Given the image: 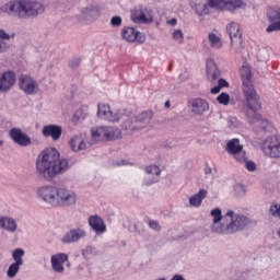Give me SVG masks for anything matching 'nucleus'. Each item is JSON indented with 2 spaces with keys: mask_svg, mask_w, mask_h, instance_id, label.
Segmentation results:
<instances>
[{
  "mask_svg": "<svg viewBox=\"0 0 280 280\" xmlns=\"http://www.w3.org/2000/svg\"><path fill=\"white\" fill-rule=\"evenodd\" d=\"M241 79H242V91L244 94V112L247 116L248 122L250 125L255 124L260 129H270L271 125L269 120L262 119L258 112L261 109V101L259 94H257L253 83H252V70L246 66L241 68Z\"/></svg>",
  "mask_w": 280,
  "mask_h": 280,
  "instance_id": "f257e3e1",
  "label": "nucleus"
},
{
  "mask_svg": "<svg viewBox=\"0 0 280 280\" xmlns=\"http://www.w3.org/2000/svg\"><path fill=\"white\" fill-rule=\"evenodd\" d=\"M69 168V160L67 158H60L57 149H44L36 160V171L39 177L50 182L57 175L66 173Z\"/></svg>",
  "mask_w": 280,
  "mask_h": 280,
  "instance_id": "f03ea898",
  "label": "nucleus"
},
{
  "mask_svg": "<svg viewBox=\"0 0 280 280\" xmlns=\"http://www.w3.org/2000/svg\"><path fill=\"white\" fill-rule=\"evenodd\" d=\"M210 214L213 218L211 230L218 234H235L241 232L250 223L246 214H235L234 210H228L222 217L221 208H213Z\"/></svg>",
  "mask_w": 280,
  "mask_h": 280,
  "instance_id": "7ed1b4c3",
  "label": "nucleus"
},
{
  "mask_svg": "<svg viewBox=\"0 0 280 280\" xmlns=\"http://www.w3.org/2000/svg\"><path fill=\"white\" fill-rule=\"evenodd\" d=\"M45 12V5L35 0H10L0 7V13H5L18 20L36 18Z\"/></svg>",
  "mask_w": 280,
  "mask_h": 280,
  "instance_id": "20e7f679",
  "label": "nucleus"
},
{
  "mask_svg": "<svg viewBox=\"0 0 280 280\" xmlns=\"http://www.w3.org/2000/svg\"><path fill=\"white\" fill-rule=\"evenodd\" d=\"M38 195L50 206L69 207L77 203L78 195L65 186H40Z\"/></svg>",
  "mask_w": 280,
  "mask_h": 280,
  "instance_id": "39448f33",
  "label": "nucleus"
},
{
  "mask_svg": "<svg viewBox=\"0 0 280 280\" xmlns=\"http://www.w3.org/2000/svg\"><path fill=\"white\" fill-rule=\"evenodd\" d=\"M97 116L98 118L107 120L108 122H119V120H124L121 125L122 129L130 131H135L137 129V118H130V116L121 112V109L113 112L108 103H98Z\"/></svg>",
  "mask_w": 280,
  "mask_h": 280,
  "instance_id": "423d86ee",
  "label": "nucleus"
},
{
  "mask_svg": "<svg viewBox=\"0 0 280 280\" xmlns=\"http://www.w3.org/2000/svg\"><path fill=\"white\" fill-rule=\"evenodd\" d=\"M92 136L98 140H117L121 138V129L118 127H96V129H92Z\"/></svg>",
  "mask_w": 280,
  "mask_h": 280,
  "instance_id": "0eeeda50",
  "label": "nucleus"
},
{
  "mask_svg": "<svg viewBox=\"0 0 280 280\" xmlns=\"http://www.w3.org/2000/svg\"><path fill=\"white\" fill-rule=\"evenodd\" d=\"M225 150L237 162L243 163L246 160V151H244V145L240 143L238 138H232V140L228 142Z\"/></svg>",
  "mask_w": 280,
  "mask_h": 280,
  "instance_id": "6e6552de",
  "label": "nucleus"
},
{
  "mask_svg": "<svg viewBox=\"0 0 280 280\" xmlns=\"http://www.w3.org/2000/svg\"><path fill=\"white\" fill-rule=\"evenodd\" d=\"M261 151L269 158H280V140L276 136L266 138L261 144Z\"/></svg>",
  "mask_w": 280,
  "mask_h": 280,
  "instance_id": "1a4fd4ad",
  "label": "nucleus"
},
{
  "mask_svg": "<svg viewBox=\"0 0 280 280\" xmlns=\"http://www.w3.org/2000/svg\"><path fill=\"white\" fill-rule=\"evenodd\" d=\"M131 20L136 24H151L153 22L152 11L147 7H138L131 12Z\"/></svg>",
  "mask_w": 280,
  "mask_h": 280,
  "instance_id": "9d476101",
  "label": "nucleus"
},
{
  "mask_svg": "<svg viewBox=\"0 0 280 280\" xmlns=\"http://www.w3.org/2000/svg\"><path fill=\"white\" fill-rule=\"evenodd\" d=\"M243 0H208L209 8L212 9H225L226 11H235L243 7Z\"/></svg>",
  "mask_w": 280,
  "mask_h": 280,
  "instance_id": "9b49d317",
  "label": "nucleus"
},
{
  "mask_svg": "<svg viewBox=\"0 0 280 280\" xmlns=\"http://www.w3.org/2000/svg\"><path fill=\"white\" fill-rule=\"evenodd\" d=\"M20 90L25 92V94H37L39 92V85L35 79L28 74H21L19 79Z\"/></svg>",
  "mask_w": 280,
  "mask_h": 280,
  "instance_id": "f8f14e48",
  "label": "nucleus"
},
{
  "mask_svg": "<svg viewBox=\"0 0 280 280\" xmlns=\"http://www.w3.org/2000/svg\"><path fill=\"white\" fill-rule=\"evenodd\" d=\"M121 36L122 39L130 43L137 42L138 44H144L147 40L144 33H140V31H137L131 26H125L121 31Z\"/></svg>",
  "mask_w": 280,
  "mask_h": 280,
  "instance_id": "ddd939ff",
  "label": "nucleus"
},
{
  "mask_svg": "<svg viewBox=\"0 0 280 280\" xmlns=\"http://www.w3.org/2000/svg\"><path fill=\"white\" fill-rule=\"evenodd\" d=\"M16 83V72L14 70H7L0 75V92L7 93L14 88Z\"/></svg>",
  "mask_w": 280,
  "mask_h": 280,
  "instance_id": "4468645a",
  "label": "nucleus"
},
{
  "mask_svg": "<svg viewBox=\"0 0 280 280\" xmlns=\"http://www.w3.org/2000/svg\"><path fill=\"white\" fill-rule=\"evenodd\" d=\"M9 136L15 144H19L20 147H30L32 144V140L27 133L22 131L19 127H12L9 131Z\"/></svg>",
  "mask_w": 280,
  "mask_h": 280,
  "instance_id": "2eb2a0df",
  "label": "nucleus"
},
{
  "mask_svg": "<svg viewBox=\"0 0 280 280\" xmlns=\"http://www.w3.org/2000/svg\"><path fill=\"white\" fill-rule=\"evenodd\" d=\"M226 32L229 33L232 44H237L238 46H242L244 42L243 33L237 22H231V24L226 26Z\"/></svg>",
  "mask_w": 280,
  "mask_h": 280,
  "instance_id": "dca6fc26",
  "label": "nucleus"
},
{
  "mask_svg": "<svg viewBox=\"0 0 280 280\" xmlns=\"http://www.w3.org/2000/svg\"><path fill=\"white\" fill-rule=\"evenodd\" d=\"M268 21L270 22L269 26H267V33H275L280 31V9H270L267 12Z\"/></svg>",
  "mask_w": 280,
  "mask_h": 280,
  "instance_id": "f3484780",
  "label": "nucleus"
},
{
  "mask_svg": "<svg viewBox=\"0 0 280 280\" xmlns=\"http://www.w3.org/2000/svg\"><path fill=\"white\" fill-rule=\"evenodd\" d=\"M69 260L68 254L60 252L58 254H52L50 258L51 267L57 273H63L65 262Z\"/></svg>",
  "mask_w": 280,
  "mask_h": 280,
  "instance_id": "a211bd4d",
  "label": "nucleus"
},
{
  "mask_svg": "<svg viewBox=\"0 0 280 280\" xmlns=\"http://www.w3.org/2000/svg\"><path fill=\"white\" fill-rule=\"evenodd\" d=\"M190 109L192 114L201 116L209 109V103L205 98H192L189 101Z\"/></svg>",
  "mask_w": 280,
  "mask_h": 280,
  "instance_id": "6ab92c4d",
  "label": "nucleus"
},
{
  "mask_svg": "<svg viewBox=\"0 0 280 280\" xmlns=\"http://www.w3.org/2000/svg\"><path fill=\"white\" fill-rule=\"evenodd\" d=\"M84 236H86L85 230L82 228H74L62 236V243H77L80 238H84Z\"/></svg>",
  "mask_w": 280,
  "mask_h": 280,
  "instance_id": "aec40b11",
  "label": "nucleus"
},
{
  "mask_svg": "<svg viewBox=\"0 0 280 280\" xmlns=\"http://www.w3.org/2000/svg\"><path fill=\"white\" fill-rule=\"evenodd\" d=\"M154 113L152 109H148L145 112H141L138 116H136V129H143L150 125Z\"/></svg>",
  "mask_w": 280,
  "mask_h": 280,
  "instance_id": "412c9836",
  "label": "nucleus"
},
{
  "mask_svg": "<svg viewBox=\"0 0 280 280\" xmlns=\"http://www.w3.org/2000/svg\"><path fill=\"white\" fill-rule=\"evenodd\" d=\"M43 136L52 138V140H59L62 136V127L60 125H45L43 127Z\"/></svg>",
  "mask_w": 280,
  "mask_h": 280,
  "instance_id": "4be33fe9",
  "label": "nucleus"
},
{
  "mask_svg": "<svg viewBox=\"0 0 280 280\" xmlns=\"http://www.w3.org/2000/svg\"><path fill=\"white\" fill-rule=\"evenodd\" d=\"M0 228L8 232H16L19 225L12 217H0Z\"/></svg>",
  "mask_w": 280,
  "mask_h": 280,
  "instance_id": "5701e85b",
  "label": "nucleus"
},
{
  "mask_svg": "<svg viewBox=\"0 0 280 280\" xmlns=\"http://www.w3.org/2000/svg\"><path fill=\"white\" fill-rule=\"evenodd\" d=\"M89 224L95 232H106V224L104 223V219L97 214L90 217Z\"/></svg>",
  "mask_w": 280,
  "mask_h": 280,
  "instance_id": "b1692460",
  "label": "nucleus"
},
{
  "mask_svg": "<svg viewBox=\"0 0 280 280\" xmlns=\"http://www.w3.org/2000/svg\"><path fill=\"white\" fill-rule=\"evenodd\" d=\"M206 197L207 190L205 188H200L198 192L189 197V205L195 208H199L202 205V200L206 199Z\"/></svg>",
  "mask_w": 280,
  "mask_h": 280,
  "instance_id": "393cba45",
  "label": "nucleus"
},
{
  "mask_svg": "<svg viewBox=\"0 0 280 280\" xmlns=\"http://www.w3.org/2000/svg\"><path fill=\"white\" fill-rule=\"evenodd\" d=\"M69 144L72 151H82L83 149H86L83 136H73V138L69 140Z\"/></svg>",
  "mask_w": 280,
  "mask_h": 280,
  "instance_id": "a878e982",
  "label": "nucleus"
},
{
  "mask_svg": "<svg viewBox=\"0 0 280 280\" xmlns=\"http://www.w3.org/2000/svg\"><path fill=\"white\" fill-rule=\"evenodd\" d=\"M101 11L98 7H86L82 10V16L85 18V20H94L96 18H100Z\"/></svg>",
  "mask_w": 280,
  "mask_h": 280,
  "instance_id": "bb28decb",
  "label": "nucleus"
},
{
  "mask_svg": "<svg viewBox=\"0 0 280 280\" xmlns=\"http://www.w3.org/2000/svg\"><path fill=\"white\" fill-rule=\"evenodd\" d=\"M207 74L211 81H217L218 79L220 80L221 77L220 69L215 63H210L207 66Z\"/></svg>",
  "mask_w": 280,
  "mask_h": 280,
  "instance_id": "cd10ccee",
  "label": "nucleus"
},
{
  "mask_svg": "<svg viewBox=\"0 0 280 280\" xmlns=\"http://www.w3.org/2000/svg\"><path fill=\"white\" fill-rule=\"evenodd\" d=\"M25 254V249L18 247L16 249L13 250V259L15 260L16 269L19 271L21 265H23V256Z\"/></svg>",
  "mask_w": 280,
  "mask_h": 280,
  "instance_id": "c85d7f7f",
  "label": "nucleus"
},
{
  "mask_svg": "<svg viewBox=\"0 0 280 280\" xmlns=\"http://www.w3.org/2000/svg\"><path fill=\"white\" fill-rule=\"evenodd\" d=\"M195 11L197 15H209V12H210L209 0L207 3L198 2L197 4H195Z\"/></svg>",
  "mask_w": 280,
  "mask_h": 280,
  "instance_id": "c756f323",
  "label": "nucleus"
},
{
  "mask_svg": "<svg viewBox=\"0 0 280 280\" xmlns=\"http://www.w3.org/2000/svg\"><path fill=\"white\" fill-rule=\"evenodd\" d=\"M222 88H230V83L229 81H226V79L219 78L218 85H214V88H211L210 92L211 94H219Z\"/></svg>",
  "mask_w": 280,
  "mask_h": 280,
  "instance_id": "7c9ffc66",
  "label": "nucleus"
},
{
  "mask_svg": "<svg viewBox=\"0 0 280 280\" xmlns=\"http://www.w3.org/2000/svg\"><path fill=\"white\" fill-rule=\"evenodd\" d=\"M208 37H209V42L213 48H221L222 42H221L220 37H218V35H215V33H210L208 35Z\"/></svg>",
  "mask_w": 280,
  "mask_h": 280,
  "instance_id": "2f4dec72",
  "label": "nucleus"
},
{
  "mask_svg": "<svg viewBox=\"0 0 280 280\" xmlns=\"http://www.w3.org/2000/svg\"><path fill=\"white\" fill-rule=\"evenodd\" d=\"M145 173H148V175L160 176L162 173V168H160V166H158L156 164H150L145 167Z\"/></svg>",
  "mask_w": 280,
  "mask_h": 280,
  "instance_id": "473e14b6",
  "label": "nucleus"
},
{
  "mask_svg": "<svg viewBox=\"0 0 280 280\" xmlns=\"http://www.w3.org/2000/svg\"><path fill=\"white\" fill-rule=\"evenodd\" d=\"M218 103H220L221 105H229L230 101H231V96L230 94H228L226 92H222L221 94H219V96L217 97Z\"/></svg>",
  "mask_w": 280,
  "mask_h": 280,
  "instance_id": "72a5a7b5",
  "label": "nucleus"
},
{
  "mask_svg": "<svg viewBox=\"0 0 280 280\" xmlns=\"http://www.w3.org/2000/svg\"><path fill=\"white\" fill-rule=\"evenodd\" d=\"M18 271H19V269H18L16 260H14V262H12L9 266L7 273H8L9 278H14V276H16Z\"/></svg>",
  "mask_w": 280,
  "mask_h": 280,
  "instance_id": "f704fd0d",
  "label": "nucleus"
},
{
  "mask_svg": "<svg viewBox=\"0 0 280 280\" xmlns=\"http://www.w3.org/2000/svg\"><path fill=\"white\" fill-rule=\"evenodd\" d=\"M245 163L246 170L247 171H256V163L253 162V160H247V155L245 153V160L243 161Z\"/></svg>",
  "mask_w": 280,
  "mask_h": 280,
  "instance_id": "c9c22d12",
  "label": "nucleus"
},
{
  "mask_svg": "<svg viewBox=\"0 0 280 280\" xmlns=\"http://www.w3.org/2000/svg\"><path fill=\"white\" fill-rule=\"evenodd\" d=\"M148 224H149V228H151V230H155L156 232H160L162 230V225L160 224V221H155L154 219H150Z\"/></svg>",
  "mask_w": 280,
  "mask_h": 280,
  "instance_id": "e433bc0d",
  "label": "nucleus"
},
{
  "mask_svg": "<svg viewBox=\"0 0 280 280\" xmlns=\"http://www.w3.org/2000/svg\"><path fill=\"white\" fill-rule=\"evenodd\" d=\"M270 213L272 217H280V205L273 203L270 206Z\"/></svg>",
  "mask_w": 280,
  "mask_h": 280,
  "instance_id": "4c0bfd02",
  "label": "nucleus"
},
{
  "mask_svg": "<svg viewBox=\"0 0 280 280\" xmlns=\"http://www.w3.org/2000/svg\"><path fill=\"white\" fill-rule=\"evenodd\" d=\"M173 39H175L176 42H183L184 40V33H183V31H174Z\"/></svg>",
  "mask_w": 280,
  "mask_h": 280,
  "instance_id": "58836bf2",
  "label": "nucleus"
},
{
  "mask_svg": "<svg viewBox=\"0 0 280 280\" xmlns=\"http://www.w3.org/2000/svg\"><path fill=\"white\" fill-rule=\"evenodd\" d=\"M85 116L82 115V112L78 110L72 117L73 122H79L80 120H84Z\"/></svg>",
  "mask_w": 280,
  "mask_h": 280,
  "instance_id": "ea45409f",
  "label": "nucleus"
},
{
  "mask_svg": "<svg viewBox=\"0 0 280 280\" xmlns=\"http://www.w3.org/2000/svg\"><path fill=\"white\" fill-rule=\"evenodd\" d=\"M80 63H81V59L79 57L71 59L69 61L70 68H73V69L79 68Z\"/></svg>",
  "mask_w": 280,
  "mask_h": 280,
  "instance_id": "a19ab883",
  "label": "nucleus"
},
{
  "mask_svg": "<svg viewBox=\"0 0 280 280\" xmlns=\"http://www.w3.org/2000/svg\"><path fill=\"white\" fill-rule=\"evenodd\" d=\"M122 20L119 15L112 18V26H121Z\"/></svg>",
  "mask_w": 280,
  "mask_h": 280,
  "instance_id": "79ce46f5",
  "label": "nucleus"
},
{
  "mask_svg": "<svg viewBox=\"0 0 280 280\" xmlns=\"http://www.w3.org/2000/svg\"><path fill=\"white\" fill-rule=\"evenodd\" d=\"M158 182H160V177H154L152 179H148L145 182V186H152V184H156Z\"/></svg>",
  "mask_w": 280,
  "mask_h": 280,
  "instance_id": "37998d69",
  "label": "nucleus"
},
{
  "mask_svg": "<svg viewBox=\"0 0 280 280\" xmlns=\"http://www.w3.org/2000/svg\"><path fill=\"white\" fill-rule=\"evenodd\" d=\"M0 39H10V35L3 28H0Z\"/></svg>",
  "mask_w": 280,
  "mask_h": 280,
  "instance_id": "c03bdc74",
  "label": "nucleus"
},
{
  "mask_svg": "<svg viewBox=\"0 0 280 280\" xmlns=\"http://www.w3.org/2000/svg\"><path fill=\"white\" fill-rule=\"evenodd\" d=\"M171 280H186L180 273H175Z\"/></svg>",
  "mask_w": 280,
  "mask_h": 280,
  "instance_id": "a18cd8bd",
  "label": "nucleus"
},
{
  "mask_svg": "<svg viewBox=\"0 0 280 280\" xmlns=\"http://www.w3.org/2000/svg\"><path fill=\"white\" fill-rule=\"evenodd\" d=\"M8 50V46L3 42H0V52H5Z\"/></svg>",
  "mask_w": 280,
  "mask_h": 280,
  "instance_id": "49530a36",
  "label": "nucleus"
},
{
  "mask_svg": "<svg viewBox=\"0 0 280 280\" xmlns=\"http://www.w3.org/2000/svg\"><path fill=\"white\" fill-rule=\"evenodd\" d=\"M171 24H172V26H176L177 20L174 18L173 20H171Z\"/></svg>",
  "mask_w": 280,
  "mask_h": 280,
  "instance_id": "de8ad7c7",
  "label": "nucleus"
},
{
  "mask_svg": "<svg viewBox=\"0 0 280 280\" xmlns=\"http://www.w3.org/2000/svg\"><path fill=\"white\" fill-rule=\"evenodd\" d=\"M165 107H171V101L165 102Z\"/></svg>",
  "mask_w": 280,
  "mask_h": 280,
  "instance_id": "09e8293b",
  "label": "nucleus"
},
{
  "mask_svg": "<svg viewBox=\"0 0 280 280\" xmlns=\"http://www.w3.org/2000/svg\"><path fill=\"white\" fill-rule=\"evenodd\" d=\"M3 145V140H0V147H2Z\"/></svg>",
  "mask_w": 280,
  "mask_h": 280,
  "instance_id": "8fccbe9b",
  "label": "nucleus"
},
{
  "mask_svg": "<svg viewBox=\"0 0 280 280\" xmlns=\"http://www.w3.org/2000/svg\"><path fill=\"white\" fill-rule=\"evenodd\" d=\"M160 280H166V278H160Z\"/></svg>",
  "mask_w": 280,
  "mask_h": 280,
  "instance_id": "3c124183",
  "label": "nucleus"
},
{
  "mask_svg": "<svg viewBox=\"0 0 280 280\" xmlns=\"http://www.w3.org/2000/svg\"><path fill=\"white\" fill-rule=\"evenodd\" d=\"M119 164H125V162L122 161V162H120Z\"/></svg>",
  "mask_w": 280,
  "mask_h": 280,
  "instance_id": "603ef678",
  "label": "nucleus"
},
{
  "mask_svg": "<svg viewBox=\"0 0 280 280\" xmlns=\"http://www.w3.org/2000/svg\"><path fill=\"white\" fill-rule=\"evenodd\" d=\"M279 236H280V232H279Z\"/></svg>",
  "mask_w": 280,
  "mask_h": 280,
  "instance_id": "864d4df0",
  "label": "nucleus"
}]
</instances>
